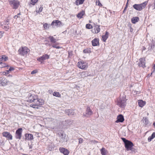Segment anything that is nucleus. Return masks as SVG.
Instances as JSON below:
<instances>
[{"instance_id":"obj_1","label":"nucleus","mask_w":155,"mask_h":155,"mask_svg":"<svg viewBox=\"0 0 155 155\" xmlns=\"http://www.w3.org/2000/svg\"><path fill=\"white\" fill-rule=\"evenodd\" d=\"M124 144L125 147L127 150H131L132 152L134 151L133 150L134 144L130 141L127 140L124 138H121Z\"/></svg>"},{"instance_id":"obj_2","label":"nucleus","mask_w":155,"mask_h":155,"mask_svg":"<svg viewBox=\"0 0 155 155\" xmlns=\"http://www.w3.org/2000/svg\"><path fill=\"white\" fill-rule=\"evenodd\" d=\"M127 99L125 96H120V98L118 100L117 105L122 108H124L126 105Z\"/></svg>"},{"instance_id":"obj_3","label":"nucleus","mask_w":155,"mask_h":155,"mask_svg":"<svg viewBox=\"0 0 155 155\" xmlns=\"http://www.w3.org/2000/svg\"><path fill=\"white\" fill-rule=\"evenodd\" d=\"M148 1H146L142 3L137 4H135L133 5V8L138 11H141L146 7Z\"/></svg>"},{"instance_id":"obj_4","label":"nucleus","mask_w":155,"mask_h":155,"mask_svg":"<svg viewBox=\"0 0 155 155\" xmlns=\"http://www.w3.org/2000/svg\"><path fill=\"white\" fill-rule=\"evenodd\" d=\"M9 4L14 9L18 8L19 5V2L16 0H8Z\"/></svg>"},{"instance_id":"obj_5","label":"nucleus","mask_w":155,"mask_h":155,"mask_svg":"<svg viewBox=\"0 0 155 155\" xmlns=\"http://www.w3.org/2000/svg\"><path fill=\"white\" fill-rule=\"evenodd\" d=\"M29 51V49L26 47H22L20 48L18 50L19 54L23 56L26 54Z\"/></svg>"},{"instance_id":"obj_6","label":"nucleus","mask_w":155,"mask_h":155,"mask_svg":"<svg viewBox=\"0 0 155 155\" xmlns=\"http://www.w3.org/2000/svg\"><path fill=\"white\" fill-rule=\"evenodd\" d=\"M44 104V101L43 100L41 99H38L36 98L34 104H31L30 105V106L33 107H35L34 106H40Z\"/></svg>"},{"instance_id":"obj_7","label":"nucleus","mask_w":155,"mask_h":155,"mask_svg":"<svg viewBox=\"0 0 155 155\" xmlns=\"http://www.w3.org/2000/svg\"><path fill=\"white\" fill-rule=\"evenodd\" d=\"M138 66L139 67H142L144 68L146 67V60L144 58H140L139 60V61H137Z\"/></svg>"},{"instance_id":"obj_8","label":"nucleus","mask_w":155,"mask_h":155,"mask_svg":"<svg viewBox=\"0 0 155 155\" xmlns=\"http://www.w3.org/2000/svg\"><path fill=\"white\" fill-rule=\"evenodd\" d=\"M10 84L11 82L4 77L0 78V86H5Z\"/></svg>"},{"instance_id":"obj_9","label":"nucleus","mask_w":155,"mask_h":155,"mask_svg":"<svg viewBox=\"0 0 155 155\" xmlns=\"http://www.w3.org/2000/svg\"><path fill=\"white\" fill-rule=\"evenodd\" d=\"M22 129L19 128L15 132V138L16 139H20L22 136Z\"/></svg>"},{"instance_id":"obj_10","label":"nucleus","mask_w":155,"mask_h":155,"mask_svg":"<svg viewBox=\"0 0 155 155\" xmlns=\"http://www.w3.org/2000/svg\"><path fill=\"white\" fill-rule=\"evenodd\" d=\"M93 114V112L90 109L89 107L87 108L86 111L85 113L83 114V116L87 117H89L91 115Z\"/></svg>"},{"instance_id":"obj_11","label":"nucleus","mask_w":155,"mask_h":155,"mask_svg":"<svg viewBox=\"0 0 155 155\" xmlns=\"http://www.w3.org/2000/svg\"><path fill=\"white\" fill-rule=\"evenodd\" d=\"M28 97L27 101L29 102H33L35 103V100L37 98V97L36 96L34 95L33 96L32 94H30L28 95Z\"/></svg>"},{"instance_id":"obj_12","label":"nucleus","mask_w":155,"mask_h":155,"mask_svg":"<svg viewBox=\"0 0 155 155\" xmlns=\"http://www.w3.org/2000/svg\"><path fill=\"white\" fill-rule=\"evenodd\" d=\"M49 58V56L47 54H45L43 55L42 56L39 58L37 59V60L39 61L42 63L43 61L46 59Z\"/></svg>"},{"instance_id":"obj_13","label":"nucleus","mask_w":155,"mask_h":155,"mask_svg":"<svg viewBox=\"0 0 155 155\" xmlns=\"http://www.w3.org/2000/svg\"><path fill=\"white\" fill-rule=\"evenodd\" d=\"M58 134L60 138V143H62L63 142L66 141V135L65 134H64L62 133L61 132H60Z\"/></svg>"},{"instance_id":"obj_14","label":"nucleus","mask_w":155,"mask_h":155,"mask_svg":"<svg viewBox=\"0 0 155 155\" xmlns=\"http://www.w3.org/2000/svg\"><path fill=\"white\" fill-rule=\"evenodd\" d=\"M78 66L80 68L85 69L87 66L85 62L79 61L78 63Z\"/></svg>"},{"instance_id":"obj_15","label":"nucleus","mask_w":155,"mask_h":155,"mask_svg":"<svg viewBox=\"0 0 155 155\" xmlns=\"http://www.w3.org/2000/svg\"><path fill=\"white\" fill-rule=\"evenodd\" d=\"M2 135L3 137L7 138L8 140H12V135L8 132H3L2 133Z\"/></svg>"},{"instance_id":"obj_16","label":"nucleus","mask_w":155,"mask_h":155,"mask_svg":"<svg viewBox=\"0 0 155 155\" xmlns=\"http://www.w3.org/2000/svg\"><path fill=\"white\" fill-rule=\"evenodd\" d=\"M51 25L52 26L54 25L57 27H60L62 25L61 22L58 20L53 21L51 23Z\"/></svg>"},{"instance_id":"obj_17","label":"nucleus","mask_w":155,"mask_h":155,"mask_svg":"<svg viewBox=\"0 0 155 155\" xmlns=\"http://www.w3.org/2000/svg\"><path fill=\"white\" fill-rule=\"evenodd\" d=\"M25 137L24 139L25 140H31L34 139L33 135L31 134H25Z\"/></svg>"},{"instance_id":"obj_18","label":"nucleus","mask_w":155,"mask_h":155,"mask_svg":"<svg viewBox=\"0 0 155 155\" xmlns=\"http://www.w3.org/2000/svg\"><path fill=\"white\" fill-rule=\"evenodd\" d=\"M60 151L64 155H68L69 153V151L63 147H60L59 149Z\"/></svg>"},{"instance_id":"obj_19","label":"nucleus","mask_w":155,"mask_h":155,"mask_svg":"<svg viewBox=\"0 0 155 155\" xmlns=\"http://www.w3.org/2000/svg\"><path fill=\"white\" fill-rule=\"evenodd\" d=\"M124 118L122 114H120L118 115L117 117V120L115 122H123L124 120Z\"/></svg>"},{"instance_id":"obj_20","label":"nucleus","mask_w":155,"mask_h":155,"mask_svg":"<svg viewBox=\"0 0 155 155\" xmlns=\"http://www.w3.org/2000/svg\"><path fill=\"white\" fill-rule=\"evenodd\" d=\"M92 45L94 46L99 45V39L97 38H95L91 41Z\"/></svg>"},{"instance_id":"obj_21","label":"nucleus","mask_w":155,"mask_h":155,"mask_svg":"<svg viewBox=\"0 0 155 155\" xmlns=\"http://www.w3.org/2000/svg\"><path fill=\"white\" fill-rule=\"evenodd\" d=\"M65 113L68 115H75V113L73 110L68 109L65 110Z\"/></svg>"},{"instance_id":"obj_22","label":"nucleus","mask_w":155,"mask_h":155,"mask_svg":"<svg viewBox=\"0 0 155 155\" xmlns=\"http://www.w3.org/2000/svg\"><path fill=\"white\" fill-rule=\"evenodd\" d=\"M109 33L107 31H106L105 35H103L102 37L103 41L104 42H105L106 40L108 37Z\"/></svg>"},{"instance_id":"obj_23","label":"nucleus","mask_w":155,"mask_h":155,"mask_svg":"<svg viewBox=\"0 0 155 155\" xmlns=\"http://www.w3.org/2000/svg\"><path fill=\"white\" fill-rule=\"evenodd\" d=\"M94 29L95 33H98L100 31V26L99 25H95Z\"/></svg>"},{"instance_id":"obj_24","label":"nucleus","mask_w":155,"mask_h":155,"mask_svg":"<svg viewBox=\"0 0 155 155\" xmlns=\"http://www.w3.org/2000/svg\"><path fill=\"white\" fill-rule=\"evenodd\" d=\"M139 20V18L138 17H134L131 19L132 22L133 24H135Z\"/></svg>"},{"instance_id":"obj_25","label":"nucleus","mask_w":155,"mask_h":155,"mask_svg":"<svg viewBox=\"0 0 155 155\" xmlns=\"http://www.w3.org/2000/svg\"><path fill=\"white\" fill-rule=\"evenodd\" d=\"M138 104L140 107H142L145 105V102L142 100H140L138 101Z\"/></svg>"},{"instance_id":"obj_26","label":"nucleus","mask_w":155,"mask_h":155,"mask_svg":"<svg viewBox=\"0 0 155 155\" xmlns=\"http://www.w3.org/2000/svg\"><path fill=\"white\" fill-rule=\"evenodd\" d=\"M101 152L102 155H106L107 153V151L105 148L102 147L101 149Z\"/></svg>"},{"instance_id":"obj_27","label":"nucleus","mask_w":155,"mask_h":155,"mask_svg":"<svg viewBox=\"0 0 155 155\" xmlns=\"http://www.w3.org/2000/svg\"><path fill=\"white\" fill-rule=\"evenodd\" d=\"M85 14L84 11H82L79 13L77 15V17L78 18H79L80 19L82 18L83 15Z\"/></svg>"},{"instance_id":"obj_28","label":"nucleus","mask_w":155,"mask_h":155,"mask_svg":"<svg viewBox=\"0 0 155 155\" xmlns=\"http://www.w3.org/2000/svg\"><path fill=\"white\" fill-rule=\"evenodd\" d=\"M85 0H76L74 3L77 5H78L83 3Z\"/></svg>"},{"instance_id":"obj_29","label":"nucleus","mask_w":155,"mask_h":155,"mask_svg":"<svg viewBox=\"0 0 155 155\" xmlns=\"http://www.w3.org/2000/svg\"><path fill=\"white\" fill-rule=\"evenodd\" d=\"M2 28L4 29L7 31L9 28V23H5L3 26H2Z\"/></svg>"},{"instance_id":"obj_30","label":"nucleus","mask_w":155,"mask_h":155,"mask_svg":"<svg viewBox=\"0 0 155 155\" xmlns=\"http://www.w3.org/2000/svg\"><path fill=\"white\" fill-rule=\"evenodd\" d=\"M155 137V132H153L151 136H150L148 139V140L149 142H150Z\"/></svg>"},{"instance_id":"obj_31","label":"nucleus","mask_w":155,"mask_h":155,"mask_svg":"<svg viewBox=\"0 0 155 155\" xmlns=\"http://www.w3.org/2000/svg\"><path fill=\"white\" fill-rule=\"evenodd\" d=\"M48 38L50 40L51 42L53 43H55L56 42V40L54 38L53 36H50Z\"/></svg>"},{"instance_id":"obj_32","label":"nucleus","mask_w":155,"mask_h":155,"mask_svg":"<svg viewBox=\"0 0 155 155\" xmlns=\"http://www.w3.org/2000/svg\"><path fill=\"white\" fill-rule=\"evenodd\" d=\"M83 52L84 53H88L91 52V49L87 48L84 49L83 51Z\"/></svg>"},{"instance_id":"obj_33","label":"nucleus","mask_w":155,"mask_h":155,"mask_svg":"<svg viewBox=\"0 0 155 155\" xmlns=\"http://www.w3.org/2000/svg\"><path fill=\"white\" fill-rule=\"evenodd\" d=\"M53 95L54 96L60 97H61V94H59V93L57 92H54L53 93Z\"/></svg>"},{"instance_id":"obj_34","label":"nucleus","mask_w":155,"mask_h":155,"mask_svg":"<svg viewBox=\"0 0 155 155\" xmlns=\"http://www.w3.org/2000/svg\"><path fill=\"white\" fill-rule=\"evenodd\" d=\"M0 57V58L2 59V60H4V61H6L8 59V57L5 55H2V56H1Z\"/></svg>"},{"instance_id":"obj_35","label":"nucleus","mask_w":155,"mask_h":155,"mask_svg":"<svg viewBox=\"0 0 155 155\" xmlns=\"http://www.w3.org/2000/svg\"><path fill=\"white\" fill-rule=\"evenodd\" d=\"M86 27L88 29H91L93 28L92 26L90 24H87L86 25Z\"/></svg>"},{"instance_id":"obj_36","label":"nucleus","mask_w":155,"mask_h":155,"mask_svg":"<svg viewBox=\"0 0 155 155\" xmlns=\"http://www.w3.org/2000/svg\"><path fill=\"white\" fill-rule=\"evenodd\" d=\"M6 66V64L4 63L1 62L0 63V68H2ZM6 67H8V66H6Z\"/></svg>"},{"instance_id":"obj_37","label":"nucleus","mask_w":155,"mask_h":155,"mask_svg":"<svg viewBox=\"0 0 155 155\" xmlns=\"http://www.w3.org/2000/svg\"><path fill=\"white\" fill-rule=\"evenodd\" d=\"M66 123L69 125L72 124L73 123V120H68L66 121Z\"/></svg>"},{"instance_id":"obj_38","label":"nucleus","mask_w":155,"mask_h":155,"mask_svg":"<svg viewBox=\"0 0 155 155\" xmlns=\"http://www.w3.org/2000/svg\"><path fill=\"white\" fill-rule=\"evenodd\" d=\"M38 0H31L30 4L33 5H34L38 1Z\"/></svg>"},{"instance_id":"obj_39","label":"nucleus","mask_w":155,"mask_h":155,"mask_svg":"<svg viewBox=\"0 0 155 155\" xmlns=\"http://www.w3.org/2000/svg\"><path fill=\"white\" fill-rule=\"evenodd\" d=\"M149 121L148 119L146 118L145 117L144 119V120L143 121V122L144 123V124L147 125L148 124Z\"/></svg>"},{"instance_id":"obj_40","label":"nucleus","mask_w":155,"mask_h":155,"mask_svg":"<svg viewBox=\"0 0 155 155\" xmlns=\"http://www.w3.org/2000/svg\"><path fill=\"white\" fill-rule=\"evenodd\" d=\"M9 71H9V70H6L5 72H3V74L5 75H7L9 73Z\"/></svg>"},{"instance_id":"obj_41","label":"nucleus","mask_w":155,"mask_h":155,"mask_svg":"<svg viewBox=\"0 0 155 155\" xmlns=\"http://www.w3.org/2000/svg\"><path fill=\"white\" fill-rule=\"evenodd\" d=\"M43 8L42 7H41L39 9V10L38 11H37L36 12H38V13H40L42 11V9H43Z\"/></svg>"},{"instance_id":"obj_42","label":"nucleus","mask_w":155,"mask_h":155,"mask_svg":"<svg viewBox=\"0 0 155 155\" xmlns=\"http://www.w3.org/2000/svg\"><path fill=\"white\" fill-rule=\"evenodd\" d=\"M83 139L81 138H80L79 139V143H81L83 142Z\"/></svg>"},{"instance_id":"obj_43","label":"nucleus","mask_w":155,"mask_h":155,"mask_svg":"<svg viewBox=\"0 0 155 155\" xmlns=\"http://www.w3.org/2000/svg\"><path fill=\"white\" fill-rule=\"evenodd\" d=\"M44 28L46 29L48 27V25L47 23H45L44 25Z\"/></svg>"},{"instance_id":"obj_44","label":"nucleus","mask_w":155,"mask_h":155,"mask_svg":"<svg viewBox=\"0 0 155 155\" xmlns=\"http://www.w3.org/2000/svg\"><path fill=\"white\" fill-rule=\"evenodd\" d=\"M4 31H0V38H1L3 36V34H4Z\"/></svg>"},{"instance_id":"obj_45","label":"nucleus","mask_w":155,"mask_h":155,"mask_svg":"<svg viewBox=\"0 0 155 155\" xmlns=\"http://www.w3.org/2000/svg\"><path fill=\"white\" fill-rule=\"evenodd\" d=\"M37 72V71L36 70H34L32 71L31 72V74H35Z\"/></svg>"},{"instance_id":"obj_46","label":"nucleus","mask_w":155,"mask_h":155,"mask_svg":"<svg viewBox=\"0 0 155 155\" xmlns=\"http://www.w3.org/2000/svg\"><path fill=\"white\" fill-rule=\"evenodd\" d=\"M52 47H53V48H57V49L60 48H61V47H60V46H56L55 45H53L52 46Z\"/></svg>"},{"instance_id":"obj_47","label":"nucleus","mask_w":155,"mask_h":155,"mask_svg":"<svg viewBox=\"0 0 155 155\" xmlns=\"http://www.w3.org/2000/svg\"><path fill=\"white\" fill-rule=\"evenodd\" d=\"M20 15V13L18 14L17 15H15L14 16V18L16 19L18 17V15Z\"/></svg>"},{"instance_id":"obj_48","label":"nucleus","mask_w":155,"mask_h":155,"mask_svg":"<svg viewBox=\"0 0 155 155\" xmlns=\"http://www.w3.org/2000/svg\"><path fill=\"white\" fill-rule=\"evenodd\" d=\"M14 70V68L13 67H10V68L9 69V71H11Z\"/></svg>"},{"instance_id":"obj_49","label":"nucleus","mask_w":155,"mask_h":155,"mask_svg":"<svg viewBox=\"0 0 155 155\" xmlns=\"http://www.w3.org/2000/svg\"><path fill=\"white\" fill-rule=\"evenodd\" d=\"M128 1H127V3L126 4L125 7V8L124 9V11H123L124 12H125V11L126 10V9H127V4H128Z\"/></svg>"},{"instance_id":"obj_50","label":"nucleus","mask_w":155,"mask_h":155,"mask_svg":"<svg viewBox=\"0 0 155 155\" xmlns=\"http://www.w3.org/2000/svg\"><path fill=\"white\" fill-rule=\"evenodd\" d=\"M154 43H153L151 44V49H153L154 47Z\"/></svg>"},{"instance_id":"obj_51","label":"nucleus","mask_w":155,"mask_h":155,"mask_svg":"<svg viewBox=\"0 0 155 155\" xmlns=\"http://www.w3.org/2000/svg\"><path fill=\"white\" fill-rule=\"evenodd\" d=\"M153 72H154L155 71V64L153 66Z\"/></svg>"},{"instance_id":"obj_52","label":"nucleus","mask_w":155,"mask_h":155,"mask_svg":"<svg viewBox=\"0 0 155 155\" xmlns=\"http://www.w3.org/2000/svg\"><path fill=\"white\" fill-rule=\"evenodd\" d=\"M86 74V72H82V75H84V77L86 76L85 75Z\"/></svg>"},{"instance_id":"obj_53","label":"nucleus","mask_w":155,"mask_h":155,"mask_svg":"<svg viewBox=\"0 0 155 155\" xmlns=\"http://www.w3.org/2000/svg\"><path fill=\"white\" fill-rule=\"evenodd\" d=\"M9 21V20L8 19H7L6 21H5V23H8Z\"/></svg>"},{"instance_id":"obj_54","label":"nucleus","mask_w":155,"mask_h":155,"mask_svg":"<svg viewBox=\"0 0 155 155\" xmlns=\"http://www.w3.org/2000/svg\"><path fill=\"white\" fill-rule=\"evenodd\" d=\"M98 5L99 6H101L102 5V4H101V3L99 2H98Z\"/></svg>"},{"instance_id":"obj_55","label":"nucleus","mask_w":155,"mask_h":155,"mask_svg":"<svg viewBox=\"0 0 155 155\" xmlns=\"http://www.w3.org/2000/svg\"><path fill=\"white\" fill-rule=\"evenodd\" d=\"M7 76L8 77H12V76L11 74H8V75H7Z\"/></svg>"},{"instance_id":"obj_56","label":"nucleus","mask_w":155,"mask_h":155,"mask_svg":"<svg viewBox=\"0 0 155 155\" xmlns=\"http://www.w3.org/2000/svg\"><path fill=\"white\" fill-rule=\"evenodd\" d=\"M154 8H153V9H155V1L154 2Z\"/></svg>"},{"instance_id":"obj_57","label":"nucleus","mask_w":155,"mask_h":155,"mask_svg":"<svg viewBox=\"0 0 155 155\" xmlns=\"http://www.w3.org/2000/svg\"><path fill=\"white\" fill-rule=\"evenodd\" d=\"M132 30H133V29L132 28H130V31L131 32H132Z\"/></svg>"},{"instance_id":"obj_58","label":"nucleus","mask_w":155,"mask_h":155,"mask_svg":"<svg viewBox=\"0 0 155 155\" xmlns=\"http://www.w3.org/2000/svg\"><path fill=\"white\" fill-rule=\"evenodd\" d=\"M92 32L93 33H95V32H94V30H92Z\"/></svg>"},{"instance_id":"obj_59","label":"nucleus","mask_w":155,"mask_h":155,"mask_svg":"<svg viewBox=\"0 0 155 155\" xmlns=\"http://www.w3.org/2000/svg\"><path fill=\"white\" fill-rule=\"evenodd\" d=\"M32 148V146L31 145H30L29 146V149H31Z\"/></svg>"},{"instance_id":"obj_60","label":"nucleus","mask_w":155,"mask_h":155,"mask_svg":"<svg viewBox=\"0 0 155 155\" xmlns=\"http://www.w3.org/2000/svg\"><path fill=\"white\" fill-rule=\"evenodd\" d=\"M153 125L155 127V122L153 123Z\"/></svg>"},{"instance_id":"obj_61","label":"nucleus","mask_w":155,"mask_h":155,"mask_svg":"<svg viewBox=\"0 0 155 155\" xmlns=\"http://www.w3.org/2000/svg\"><path fill=\"white\" fill-rule=\"evenodd\" d=\"M23 155H27V154H24Z\"/></svg>"},{"instance_id":"obj_62","label":"nucleus","mask_w":155,"mask_h":155,"mask_svg":"<svg viewBox=\"0 0 155 155\" xmlns=\"http://www.w3.org/2000/svg\"><path fill=\"white\" fill-rule=\"evenodd\" d=\"M152 74V73H151V74Z\"/></svg>"}]
</instances>
